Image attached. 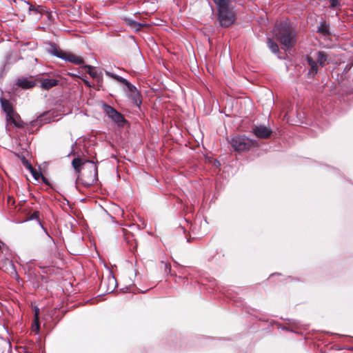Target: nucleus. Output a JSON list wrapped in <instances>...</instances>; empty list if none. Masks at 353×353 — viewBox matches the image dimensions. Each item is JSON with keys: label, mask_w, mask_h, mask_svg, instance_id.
Here are the masks:
<instances>
[{"label": "nucleus", "mask_w": 353, "mask_h": 353, "mask_svg": "<svg viewBox=\"0 0 353 353\" xmlns=\"http://www.w3.org/2000/svg\"><path fill=\"white\" fill-rule=\"evenodd\" d=\"M74 169L79 173L78 179L86 185L93 184L97 179V168L93 162H89L83 172L81 173L82 166H85V162L82 159H74L72 162Z\"/></svg>", "instance_id": "f257e3e1"}, {"label": "nucleus", "mask_w": 353, "mask_h": 353, "mask_svg": "<svg viewBox=\"0 0 353 353\" xmlns=\"http://www.w3.org/2000/svg\"><path fill=\"white\" fill-rule=\"evenodd\" d=\"M218 9V18L221 26L228 27L234 21V14L229 0H213Z\"/></svg>", "instance_id": "f03ea898"}, {"label": "nucleus", "mask_w": 353, "mask_h": 353, "mask_svg": "<svg viewBox=\"0 0 353 353\" xmlns=\"http://www.w3.org/2000/svg\"><path fill=\"white\" fill-rule=\"evenodd\" d=\"M273 34L285 50L290 48L295 43V32L285 24L281 27H276L274 30Z\"/></svg>", "instance_id": "7ed1b4c3"}, {"label": "nucleus", "mask_w": 353, "mask_h": 353, "mask_svg": "<svg viewBox=\"0 0 353 353\" xmlns=\"http://www.w3.org/2000/svg\"><path fill=\"white\" fill-rule=\"evenodd\" d=\"M0 101L2 108L6 113L7 120L12 123L16 126H21V121L19 119V117L17 114L14 112L10 103L5 99H1Z\"/></svg>", "instance_id": "20e7f679"}, {"label": "nucleus", "mask_w": 353, "mask_h": 353, "mask_svg": "<svg viewBox=\"0 0 353 353\" xmlns=\"http://www.w3.org/2000/svg\"><path fill=\"white\" fill-rule=\"evenodd\" d=\"M103 108L105 114L110 119L117 123L119 126H123V124L126 122V121L121 114H120L111 106L106 104L103 105Z\"/></svg>", "instance_id": "39448f33"}, {"label": "nucleus", "mask_w": 353, "mask_h": 353, "mask_svg": "<svg viewBox=\"0 0 353 353\" xmlns=\"http://www.w3.org/2000/svg\"><path fill=\"white\" fill-rule=\"evenodd\" d=\"M103 108L105 114L110 119L117 123L119 126H123V124L126 122V121L121 114H120L111 106L106 104L103 105Z\"/></svg>", "instance_id": "423d86ee"}, {"label": "nucleus", "mask_w": 353, "mask_h": 353, "mask_svg": "<svg viewBox=\"0 0 353 353\" xmlns=\"http://www.w3.org/2000/svg\"><path fill=\"white\" fill-rule=\"evenodd\" d=\"M103 108L105 114L110 119L117 123L119 126H123V124L126 122V121L121 114H120L111 106L106 104L103 105Z\"/></svg>", "instance_id": "0eeeda50"}, {"label": "nucleus", "mask_w": 353, "mask_h": 353, "mask_svg": "<svg viewBox=\"0 0 353 353\" xmlns=\"http://www.w3.org/2000/svg\"><path fill=\"white\" fill-rule=\"evenodd\" d=\"M252 141L244 137H236L231 141L233 148L237 151L248 150L252 145Z\"/></svg>", "instance_id": "6e6552de"}, {"label": "nucleus", "mask_w": 353, "mask_h": 353, "mask_svg": "<svg viewBox=\"0 0 353 353\" xmlns=\"http://www.w3.org/2000/svg\"><path fill=\"white\" fill-rule=\"evenodd\" d=\"M53 54L65 61H70L77 65H80L83 63V59L74 54L70 52H64L61 50H54Z\"/></svg>", "instance_id": "1a4fd4ad"}, {"label": "nucleus", "mask_w": 353, "mask_h": 353, "mask_svg": "<svg viewBox=\"0 0 353 353\" xmlns=\"http://www.w3.org/2000/svg\"><path fill=\"white\" fill-rule=\"evenodd\" d=\"M116 287V280L112 275H109L107 278L102 279L100 284V288L102 291L110 293L114 291Z\"/></svg>", "instance_id": "9d476101"}, {"label": "nucleus", "mask_w": 353, "mask_h": 353, "mask_svg": "<svg viewBox=\"0 0 353 353\" xmlns=\"http://www.w3.org/2000/svg\"><path fill=\"white\" fill-rule=\"evenodd\" d=\"M252 131L257 137L261 139H267L272 134V130L263 125L255 126Z\"/></svg>", "instance_id": "9b49d317"}, {"label": "nucleus", "mask_w": 353, "mask_h": 353, "mask_svg": "<svg viewBox=\"0 0 353 353\" xmlns=\"http://www.w3.org/2000/svg\"><path fill=\"white\" fill-rule=\"evenodd\" d=\"M128 90L130 92V97L132 99L134 104L137 106H139L141 101L140 100V94L137 88L132 85L130 82L128 85H126Z\"/></svg>", "instance_id": "f8f14e48"}, {"label": "nucleus", "mask_w": 353, "mask_h": 353, "mask_svg": "<svg viewBox=\"0 0 353 353\" xmlns=\"http://www.w3.org/2000/svg\"><path fill=\"white\" fill-rule=\"evenodd\" d=\"M42 88L49 90L58 84V80L54 79H41L39 81Z\"/></svg>", "instance_id": "ddd939ff"}, {"label": "nucleus", "mask_w": 353, "mask_h": 353, "mask_svg": "<svg viewBox=\"0 0 353 353\" xmlns=\"http://www.w3.org/2000/svg\"><path fill=\"white\" fill-rule=\"evenodd\" d=\"M316 61L319 65L324 66L329 63V55L325 52L320 51L316 54Z\"/></svg>", "instance_id": "4468645a"}, {"label": "nucleus", "mask_w": 353, "mask_h": 353, "mask_svg": "<svg viewBox=\"0 0 353 353\" xmlns=\"http://www.w3.org/2000/svg\"><path fill=\"white\" fill-rule=\"evenodd\" d=\"M39 309L37 307L34 308V322L32 326V331L37 333L39 330Z\"/></svg>", "instance_id": "2eb2a0df"}, {"label": "nucleus", "mask_w": 353, "mask_h": 353, "mask_svg": "<svg viewBox=\"0 0 353 353\" xmlns=\"http://www.w3.org/2000/svg\"><path fill=\"white\" fill-rule=\"evenodd\" d=\"M17 84L19 86L25 89L33 88L35 85L34 81L28 79H19Z\"/></svg>", "instance_id": "dca6fc26"}, {"label": "nucleus", "mask_w": 353, "mask_h": 353, "mask_svg": "<svg viewBox=\"0 0 353 353\" xmlns=\"http://www.w3.org/2000/svg\"><path fill=\"white\" fill-rule=\"evenodd\" d=\"M308 64L310 65L311 69L309 72L310 74L314 75L317 72V65L316 61L312 57H307V59Z\"/></svg>", "instance_id": "f3484780"}, {"label": "nucleus", "mask_w": 353, "mask_h": 353, "mask_svg": "<svg viewBox=\"0 0 353 353\" xmlns=\"http://www.w3.org/2000/svg\"><path fill=\"white\" fill-rule=\"evenodd\" d=\"M105 74L107 76H108V77H110L111 78H113L115 80H117V81H118L125 84V85H128V83H129V82L126 79H125L123 77H119V76H118L117 74H112V73H111V72H110L108 71H105Z\"/></svg>", "instance_id": "a211bd4d"}, {"label": "nucleus", "mask_w": 353, "mask_h": 353, "mask_svg": "<svg viewBox=\"0 0 353 353\" xmlns=\"http://www.w3.org/2000/svg\"><path fill=\"white\" fill-rule=\"evenodd\" d=\"M268 45L269 48L274 53L277 52L279 51V46L278 45L272 41V39H268Z\"/></svg>", "instance_id": "6ab92c4d"}, {"label": "nucleus", "mask_w": 353, "mask_h": 353, "mask_svg": "<svg viewBox=\"0 0 353 353\" xmlns=\"http://www.w3.org/2000/svg\"><path fill=\"white\" fill-rule=\"evenodd\" d=\"M85 68L87 69V72L92 77V78H97V72L95 71L91 66H85Z\"/></svg>", "instance_id": "aec40b11"}, {"label": "nucleus", "mask_w": 353, "mask_h": 353, "mask_svg": "<svg viewBox=\"0 0 353 353\" xmlns=\"http://www.w3.org/2000/svg\"><path fill=\"white\" fill-rule=\"evenodd\" d=\"M27 168L31 172L34 178L35 179H38L40 176L39 173L37 172L35 170H34L33 168L30 164H28Z\"/></svg>", "instance_id": "412c9836"}, {"label": "nucleus", "mask_w": 353, "mask_h": 353, "mask_svg": "<svg viewBox=\"0 0 353 353\" xmlns=\"http://www.w3.org/2000/svg\"><path fill=\"white\" fill-rule=\"evenodd\" d=\"M330 3V6L335 8L339 6V0H328Z\"/></svg>", "instance_id": "4be33fe9"}, {"label": "nucleus", "mask_w": 353, "mask_h": 353, "mask_svg": "<svg viewBox=\"0 0 353 353\" xmlns=\"http://www.w3.org/2000/svg\"><path fill=\"white\" fill-rule=\"evenodd\" d=\"M319 31L320 32L323 33V34H326V33L327 32V29H326L325 28H323V27L320 28L319 29Z\"/></svg>", "instance_id": "5701e85b"}, {"label": "nucleus", "mask_w": 353, "mask_h": 353, "mask_svg": "<svg viewBox=\"0 0 353 353\" xmlns=\"http://www.w3.org/2000/svg\"><path fill=\"white\" fill-rule=\"evenodd\" d=\"M38 216H39V212H34V213L32 214V219H33V218H35V219H36V218H37V217H38Z\"/></svg>", "instance_id": "b1692460"}, {"label": "nucleus", "mask_w": 353, "mask_h": 353, "mask_svg": "<svg viewBox=\"0 0 353 353\" xmlns=\"http://www.w3.org/2000/svg\"><path fill=\"white\" fill-rule=\"evenodd\" d=\"M29 11H35L37 12V9H35L32 6H29Z\"/></svg>", "instance_id": "393cba45"}]
</instances>
